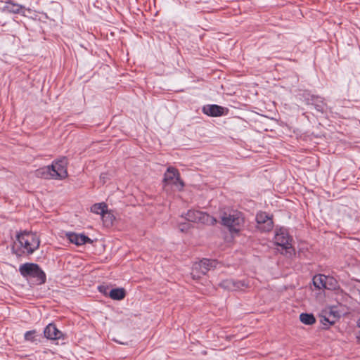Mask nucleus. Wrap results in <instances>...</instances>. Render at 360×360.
Wrapping results in <instances>:
<instances>
[{
    "mask_svg": "<svg viewBox=\"0 0 360 360\" xmlns=\"http://www.w3.org/2000/svg\"><path fill=\"white\" fill-rule=\"evenodd\" d=\"M68 160L63 157L54 160L51 165L36 170L35 175L45 179L62 180L68 176Z\"/></svg>",
    "mask_w": 360,
    "mask_h": 360,
    "instance_id": "f257e3e1",
    "label": "nucleus"
},
{
    "mask_svg": "<svg viewBox=\"0 0 360 360\" xmlns=\"http://www.w3.org/2000/svg\"><path fill=\"white\" fill-rule=\"evenodd\" d=\"M40 245L39 236L35 233L24 231L16 236L13 249L18 255H32Z\"/></svg>",
    "mask_w": 360,
    "mask_h": 360,
    "instance_id": "f03ea898",
    "label": "nucleus"
},
{
    "mask_svg": "<svg viewBox=\"0 0 360 360\" xmlns=\"http://www.w3.org/2000/svg\"><path fill=\"white\" fill-rule=\"evenodd\" d=\"M221 220L222 225L226 226L231 234L238 233L243 229L245 223L243 214L234 210L224 212Z\"/></svg>",
    "mask_w": 360,
    "mask_h": 360,
    "instance_id": "7ed1b4c3",
    "label": "nucleus"
},
{
    "mask_svg": "<svg viewBox=\"0 0 360 360\" xmlns=\"http://www.w3.org/2000/svg\"><path fill=\"white\" fill-rule=\"evenodd\" d=\"M19 271L23 277L33 278L39 283L46 281V275L40 267L34 263H25L20 266Z\"/></svg>",
    "mask_w": 360,
    "mask_h": 360,
    "instance_id": "20e7f679",
    "label": "nucleus"
},
{
    "mask_svg": "<svg viewBox=\"0 0 360 360\" xmlns=\"http://www.w3.org/2000/svg\"><path fill=\"white\" fill-rule=\"evenodd\" d=\"M274 241L282 250H285L286 254L292 255L294 252L291 244L292 239L286 229L282 228L276 231Z\"/></svg>",
    "mask_w": 360,
    "mask_h": 360,
    "instance_id": "39448f33",
    "label": "nucleus"
},
{
    "mask_svg": "<svg viewBox=\"0 0 360 360\" xmlns=\"http://www.w3.org/2000/svg\"><path fill=\"white\" fill-rule=\"evenodd\" d=\"M217 262L216 260H211L209 259H203L199 262L195 263L193 265L191 276L193 279H198L201 275H205L208 271L213 268H216Z\"/></svg>",
    "mask_w": 360,
    "mask_h": 360,
    "instance_id": "423d86ee",
    "label": "nucleus"
},
{
    "mask_svg": "<svg viewBox=\"0 0 360 360\" xmlns=\"http://www.w3.org/2000/svg\"><path fill=\"white\" fill-rule=\"evenodd\" d=\"M185 219L191 222L200 223L207 225H213L217 222V219L199 210H189L186 214Z\"/></svg>",
    "mask_w": 360,
    "mask_h": 360,
    "instance_id": "0eeeda50",
    "label": "nucleus"
},
{
    "mask_svg": "<svg viewBox=\"0 0 360 360\" xmlns=\"http://www.w3.org/2000/svg\"><path fill=\"white\" fill-rule=\"evenodd\" d=\"M164 181L169 185L174 186L177 189L183 188L184 184L180 179L179 173L174 167H169L164 175Z\"/></svg>",
    "mask_w": 360,
    "mask_h": 360,
    "instance_id": "6e6552de",
    "label": "nucleus"
},
{
    "mask_svg": "<svg viewBox=\"0 0 360 360\" xmlns=\"http://www.w3.org/2000/svg\"><path fill=\"white\" fill-rule=\"evenodd\" d=\"M219 286L227 290H243L250 286L248 280L235 281L233 279H226L219 283Z\"/></svg>",
    "mask_w": 360,
    "mask_h": 360,
    "instance_id": "1a4fd4ad",
    "label": "nucleus"
},
{
    "mask_svg": "<svg viewBox=\"0 0 360 360\" xmlns=\"http://www.w3.org/2000/svg\"><path fill=\"white\" fill-rule=\"evenodd\" d=\"M257 228L262 231H269L273 228L272 219L264 212H260L256 215Z\"/></svg>",
    "mask_w": 360,
    "mask_h": 360,
    "instance_id": "9d476101",
    "label": "nucleus"
},
{
    "mask_svg": "<svg viewBox=\"0 0 360 360\" xmlns=\"http://www.w3.org/2000/svg\"><path fill=\"white\" fill-rule=\"evenodd\" d=\"M228 110L222 106L212 104L206 105L202 108L204 114L211 117H219L226 115Z\"/></svg>",
    "mask_w": 360,
    "mask_h": 360,
    "instance_id": "9b49d317",
    "label": "nucleus"
},
{
    "mask_svg": "<svg viewBox=\"0 0 360 360\" xmlns=\"http://www.w3.org/2000/svg\"><path fill=\"white\" fill-rule=\"evenodd\" d=\"M44 334L45 338L52 340L64 339L63 333L53 323H49L46 326L44 330Z\"/></svg>",
    "mask_w": 360,
    "mask_h": 360,
    "instance_id": "f8f14e48",
    "label": "nucleus"
},
{
    "mask_svg": "<svg viewBox=\"0 0 360 360\" xmlns=\"http://www.w3.org/2000/svg\"><path fill=\"white\" fill-rule=\"evenodd\" d=\"M91 212L96 214H100L102 217V218H105V217H110V223L113 221L115 219L114 216L108 211V207L105 202H99L93 205L91 207Z\"/></svg>",
    "mask_w": 360,
    "mask_h": 360,
    "instance_id": "ddd939ff",
    "label": "nucleus"
},
{
    "mask_svg": "<svg viewBox=\"0 0 360 360\" xmlns=\"http://www.w3.org/2000/svg\"><path fill=\"white\" fill-rule=\"evenodd\" d=\"M66 237L69 241L76 245H82L86 243H91L92 240L84 234H78L75 233L69 232L66 233Z\"/></svg>",
    "mask_w": 360,
    "mask_h": 360,
    "instance_id": "4468645a",
    "label": "nucleus"
},
{
    "mask_svg": "<svg viewBox=\"0 0 360 360\" xmlns=\"http://www.w3.org/2000/svg\"><path fill=\"white\" fill-rule=\"evenodd\" d=\"M311 105H313L315 109L321 112H324L327 109V105L324 102L323 98L319 96H311Z\"/></svg>",
    "mask_w": 360,
    "mask_h": 360,
    "instance_id": "2eb2a0df",
    "label": "nucleus"
},
{
    "mask_svg": "<svg viewBox=\"0 0 360 360\" xmlns=\"http://www.w3.org/2000/svg\"><path fill=\"white\" fill-rule=\"evenodd\" d=\"M26 341L37 345L41 342V336L35 330L27 331L24 335Z\"/></svg>",
    "mask_w": 360,
    "mask_h": 360,
    "instance_id": "dca6fc26",
    "label": "nucleus"
},
{
    "mask_svg": "<svg viewBox=\"0 0 360 360\" xmlns=\"http://www.w3.org/2000/svg\"><path fill=\"white\" fill-rule=\"evenodd\" d=\"M126 295L124 288H115L109 292V297L114 300H121L124 298Z\"/></svg>",
    "mask_w": 360,
    "mask_h": 360,
    "instance_id": "f3484780",
    "label": "nucleus"
},
{
    "mask_svg": "<svg viewBox=\"0 0 360 360\" xmlns=\"http://www.w3.org/2000/svg\"><path fill=\"white\" fill-rule=\"evenodd\" d=\"M300 321L305 325H313L316 323V318L312 314L302 313L300 315Z\"/></svg>",
    "mask_w": 360,
    "mask_h": 360,
    "instance_id": "a211bd4d",
    "label": "nucleus"
},
{
    "mask_svg": "<svg viewBox=\"0 0 360 360\" xmlns=\"http://www.w3.org/2000/svg\"><path fill=\"white\" fill-rule=\"evenodd\" d=\"M326 276L323 274H319L314 277L313 283L314 286L319 289H322L325 288Z\"/></svg>",
    "mask_w": 360,
    "mask_h": 360,
    "instance_id": "6ab92c4d",
    "label": "nucleus"
},
{
    "mask_svg": "<svg viewBox=\"0 0 360 360\" xmlns=\"http://www.w3.org/2000/svg\"><path fill=\"white\" fill-rule=\"evenodd\" d=\"M325 288L328 290H335L338 287L336 279L331 276H326Z\"/></svg>",
    "mask_w": 360,
    "mask_h": 360,
    "instance_id": "aec40b11",
    "label": "nucleus"
},
{
    "mask_svg": "<svg viewBox=\"0 0 360 360\" xmlns=\"http://www.w3.org/2000/svg\"><path fill=\"white\" fill-rule=\"evenodd\" d=\"M5 8L11 13H18L20 12L21 7L18 4H13L11 1H7Z\"/></svg>",
    "mask_w": 360,
    "mask_h": 360,
    "instance_id": "412c9836",
    "label": "nucleus"
},
{
    "mask_svg": "<svg viewBox=\"0 0 360 360\" xmlns=\"http://www.w3.org/2000/svg\"><path fill=\"white\" fill-rule=\"evenodd\" d=\"M190 224L188 223H181L179 225V229L181 231H187L190 229Z\"/></svg>",
    "mask_w": 360,
    "mask_h": 360,
    "instance_id": "4be33fe9",
    "label": "nucleus"
},
{
    "mask_svg": "<svg viewBox=\"0 0 360 360\" xmlns=\"http://www.w3.org/2000/svg\"><path fill=\"white\" fill-rule=\"evenodd\" d=\"M98 289L100 292L104 294L105 295H109L108 286L100 285V286H98Z\"/></svg>",
    "mask_w": 360,
    "mask_h": 360,
    "instance_id": "5701e85b",
    "label": "nucleus"
},
{
    "mask_svg": "<svg viewBox=\"0 0 360 360\" xmlns=\"http://www.w3.org/2000/svg\"><path fill=\"white\" fill-rule=\"evenodd\" d=\"M104 223L107 224L108 225L112 224V221L111 223L109 222L110 217H105V218H102Z\"/></svg>",
    "mask_w": 360,
    "mask_h": 360,
    "instance_id": "b1692460",
    "label": "nucleus"
},
{
    "mask_svg": "<svg viewBox=\"0 0 360 360\" xmlns=\"http://www.w3.org/2000/svg\"><path fill=\"white\" fill-rule=\"evenodd\" d=\"M323 321L328 322V323H330V325H332V324L334 323V321H329L327 318H326V317H324L323 320H322V321H322V323L324 324Z\"/></svg>",
    "mask_w": 360,
    "mask_h": 360,
    "instance_id": "393cba45",
    "label": "nucleus"
},
{
    "mask_svg": "<svg viewBox=\"0 0 360 360\" xmlns=\"http://www.w3.org/2000/svg\"><path fill=\"white\" fill-rule=\"evenodd\" d=\"M357 325H358V326H359V327H360V319L358 321V322H357Z\"/></svg>",
    "mask_w": 360,
    "mask_h": 360,
    "instance_id": "a878e982",
    "label": "nucleus"
},
{
    "mask_svg": "<svg viewBox=\"0 0 360 360\" xmlns=\"http://www.w3.org/2000/svg\"><path fill=\"white\" fill-rule=\"evenodd\" d=\"M104 175H105L104 174H102L101 175V178H104Z\"/></svg>",
    "mask_w": 360,
    "mask_h": 360,
    "instance_id": "bb28decb",
    "label": "nucleus"
}]
</instances>
